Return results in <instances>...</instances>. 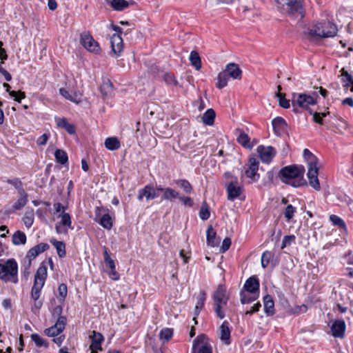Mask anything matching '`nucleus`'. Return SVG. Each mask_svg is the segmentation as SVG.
Wrapping results in <instances>:
<instances>
[{
    "label": "nucleus",
    "instance_id": "1",
    "mask_svg": "<svg viewBox=\"0 0 353 353\" xmlns=\"http://www.w3.org/2000/svg\"><path fill=\"white\" fill-rule=\"evenodd\" d=\"M305 168L303 165H290L283 167L278 173L280 180L294 188L307 185L304 179Z\"/></svg>",
    "mask_w": 353,
    "mask_h": 353
},
{
    "label": "nucleus",
    "instance_id": "2",
    "mask_svg": "<svg viewBox=\"0 0 353 353\" xmlns=\"http://www.w3.org/2000/svg\"><path fill=\"white\" fill-rule=\"evenodd\" d=\"M303 157L307 163V178L309 184L317 191L321 190L320 183L318 179L319 168L317 167L318 159L308 149H304Z\"/></svg>",
    "mask_w": 353,
    "mask_h": 353
},
{
    "label": "nucleus",
    "instance_id": "3",
    "mask_svg": "<svg viewBox=\"0 0 353 353\" xmlns=\"http://www.w3.org/2000/svg\"><path fill=\"white\" fill-rule=\"evenodd\" d=\"M0 280L5 283H18V264L15 259H9L3 263L0 262Z\"/></svg>",
    "mask_w": 353,
    "mask_h": 353
},
{
    "label": "nucleus",
    "instance_id": "4",
    "mask_svg": "<svg viewBox=\"0 0 353 353\" xmlns=\"http://www.w3.org/2000/svg\"><path fill=\"white\" fill-rule=\"evenodd\" d=\"M277 6L290 17L302 19L304 16L303 0H276Z\"/></svg>",
    "mask_w": 353,
    "mask_h": 353
},
{
    "label": "nucleus",
    "instance_id": "5",
    "mask_svg": "<svg viewBox=\"0 0 353 353\" xmlns=\"http://www.w3.org/2000/svg\"><path fill=\"white\" fill-rule=\"evenodd\" d=\"M338 29L336 25L330 21H323L314 24L310 29L311 37L321 38L333 37L337 34Z\"/></svg>",
    "mask_w": 353,
    "mask_h": 353
},
{
    "label": "nucleus",
    "instance_id": "6",
    "mask_svg": "<svg viewBox=\"0 0 353 353\" xmlns=\"http://www.w3.org/2000/svg\"><path fill=\"white\" fill-rule=\"evenodd\" d=\"M214 301V310L216 316L223 319L225 317V312L222 307L226 305L229 300V294H228L226 288L223 285H219L216 290L212 295Z\"/></svg>",
    "mask_w": 353,
    "mask_h": 353
},
{
    "label": "nucleus",
    "instance_id": "7",
    "mask_svg": "<svg viewBox=\"0 0 353 353\" xmlns=\"http://www.w3.org/2000/svg\"><path fill=\"white\" fill-rule=\"evenodd\" d=\"M47 279V266L45 262L40 264L34 279V284L31 290V297L37 301L40 297V292Z\"/></svg>",
    "mask_w": 353,
    "mask_h": 353
},
{
    "label": "nucleus",
    "instance_id": "8",
    "mask_svg": "<svg viewBox=\"0 0 353 353\" xmlns=\"http://www.w3.org/2000/svg\"><path fill=\"white\" fill-rule=\"evenodd\" d=\"M291 101L293 111L296 113L299 112L297 107L307 109L310 105H314L316 103V100L310 95L298 93L292 94Z\"/></svg>",
    "mask_w": 353,
    "mask_h": 353
},
{
    "label": "nucleus",
    "instance_id": "9",
    "mask_svg": "<svg viewBox=\"0 0 353 353\" xmlns=\"http://www.w3.org/2000/svg\"><path fill=\"white\" fill-rule=\"evenodd\" d=\"M81 44L89 52L99 54L101 51L99 43L95 41L89 32H83L80 35Z\"/></svg>",
    "mask_w": 353,
    "mask_h": 353
},
{
    "label": "nucleus",
    "instance_id": "10",
    "mask_svg": "<svg viewBox=\"0 0 353 353\" xmlns=\"http://www.w3.org/2000/svg\"><path fill=\"white\" fill-rule=\"evenodd\" d=\"M207 336L201 334L194 340L192 353H212L211 346L207 342Z\"/></svg>",
    "mask_w": 353,
    "mask_h": 353
},
{
    "label": "nucleus",
    "instance_id": "11",
    "mask_svg": "<svg viewBox=\"0 0 353 353\" xmlns=\"http://www.w3.org/2000/svg\"><path fill=\"white\" fill-rule=\"evenodd\" d=\"M66 323L65 316L59 317L54 325L44 330V334L49 337L57 336L65 330Z\"/></svg>",
    "mask_w": 353,
    "mask_h": 353
},
{
    "label": "nucleus",
    "instance_id": "12",
    "mask_svg": "<svg viewBox=\"0 0 353 353\" xmlns=\"http://www.w3.org/2000/svg\"><path fill=\"white\" fill-rule=\"evenodd\" d=\"M256 151L263 163H270L276 155V150L272 146H258Z\"/></svg>",
    "mask_w": 353,
    "mask_h": 353
},
{
    "label": "nucleus",
    "instance_id": "13",
    "mask_svg": "<svg viewBox=\"0 0 353 353\" xmlns=\"http://www.w3.org/2000/svg\"><path fill=\"white\" fill-rule=\"evenodd\" d=\"M159 192L160 190H157V188H154L152 185H148L139 190L137 199L139 201H142L143 197H145L147 201H150L158 197Z\"/></svg>",
    "mask_w": 353,
    "mask_h": 353
},
{
    "label": "nucleus",
    "instance_id": "14",
    "mask_svg": "<svg viewBox=\"0 0 353 353\" xmlns=\"http://www.w3.org/2000/svg\"><path fill=\"white\" fill-rule=\"evenodd\" d=\"M259 170V162L255 157H250L249 159V167L245 170V174L247 177L250 178L252 181H258L259 174L257 173Z\"/></svg>",
    "mask_w": 353,
    "mask_h": 353
},
{
    "label": "nucleus",
    "instance_id": "15",
    "mask_svg": "<svg viewBox=\"0 0 353 353\" xmlns=\"http://www.w3.org/2000/svg\"><path fill=\"white\" fill-rule=\"evenodd\" d=\"M49 249V245L46 243H41L30 248L27 252L26 258L32 262L39 254Z\"/></svg>",
    "mask_w": 353,
    "mask_h": 353
},
{
    "label": "nucleus",
    "instance_id": "16",
    "mask_svg": "<svg viewBox=\"0 0 353 353\" xmlns=\"http://www.w3.org/2000/svg\"><path fill=\"white\" fill-rule=\"evenodd\" d=\"M345 323L343 320H336L331 326L332 334L335 338H343L345 331Z\"/></svg>",
    "mask_w": 353,
    "mask_h": 353
},
{
    "label": "nucleus",
    "instance_id": "17",
    "mask_svg": "<svg viewBox=\"0 0 353 353\" xmlns=\"http://www.w3.org/2000/svg\"><path fill=\"white\" fill-rule=\"evenodd\" d=\"M226 190L228 199L230 201H234L242 193V188L234 182H230L228 184Z\"/></svg>",
    "mask_w": 353,
    "mask_h": 353
},
{
    "label": "nucleus",
    "instance_id": "18",
    "mask_svg": "<svg viewBox=\"0 0 353 353\" xmlns=\"http://www.w3.org/2000/svg\"><path fill=\"white\" fill-rule=\"evenodd\" d=\"M112 52L117 56H119L123 50V39L119 34H113L111 37Z\"/></svg>",
    "mask_w": 353,
    "mask_h": 353
},
{
    "label": "nucleus",
    "instance_id": "19",
    "mask_svg": "<svg viewBox=\"0 0 353 353\" xmlns=\"http://www.w3.org/2000/svg\"><path fill=\"white\" fill-rule=\"evenodd\" d=\"M92 343L90 346L91 350H101V343L104 340L103 336L96 331H92V335L90 336Z\"/></svg>",
    "mask_w": 353,
    "mask_h": 353
},
{
    "label": "nucleus",
    "instance_id": "20",
    "mask_svg": "<svg viewBox=\"0 0 353 353\" xmlns=\"http://www.w3.org/2000/svg\"><path fill=\"white\" fill-rule=\"evenodd\" d=\"M272 124L274 133L278 136L281 135L288 126L285 119L281 117H277L274 119L272 121Z\"/></svg>",
    "mask_w": 353,
    "mask_h": 353
},
{
    "label": "nucleus",
    "instance_id": "21",
    "mask_svg": "<svg viewBox=\"0 0 353 353\" xmlns=\"http://www.w3.org/2000/svg\"><path fill=\"white\" fill-rule=\"evenodd\" d=\"M224 72L230 77L234 79H240L241 78V70L238 65L234 63H230L226 65Z\"/></svg>",
    "mask_w": 353,
    "mask_h": 353
},
{
    "label": "nucleus",
    "instance_id": "22",
    "mask_svg": "<svg viewBox=\"0 0 353 353\" xmlns=\"http://www.w3.org/2000/svg\"><path fill=\"white\" fill-rule=\"evenodd\" d=\"M244 289L247 292L255 294L259 292V282L255 276L250 277L244 284Z\"/></svg>",
    "mask_w": 353,
    "mask_h": 353
},
{
    "label": "nucleus",
    "instance_id": "23",
    "mask_svg": "<svg viewBox=\"0 0 353 353\" xmlns=\"http://www.w3.org/2000/svg\"><path fill=\"white\" fill-rule=\"evenodd\" d=\"M341 82L344 89H350V91L353 92V77L348 73L345 68L341 70Z\"/></svg>",
    "mask_w": 353,
    "mask_h": 353
},
{
    "label": "nucleus",
    "instance_id": "24",
    "mask_svg": "<svg viewBox=\"0 0 353 353\" xmlns=\"http://www.w3.org/2000/svg\"><path fill=\"white\" fill-rule=\"evenodd\" d=\"M157 190L163 192L162 200L172 201L174 199L179 197V192L170 188H161V186L157 187Z\"/></svg>",
    "mask_w": 353,
    "mask_h": 353
},
{
    "label": "nucleus",
    "instance_id": "25",
    "mask_svg": "<svg viewBox=\"0 0 353 353\" xmlns=\"http://www.w3.org/2000/svg\"><path fill=\"white\" fill-rule=\"evenodd\" d=\"M19 198L17 201L13 204L12 209L14 210H19L22 209L28 203V195L25 190H20L18 193Z\"/></svg>",
    "mask_w": 353,
    "mask_h": 353
},
{
    "label": "nucleus",
    "instance_id": "26",
    "mask_svg": "<svg viewBox=\"0 0 353 353\" xmlns=\"http://www.w3.org/2000/svg\"><path fill=\"white\" fill-rule=\"evenodd\" d=\"M221 336L220 339L224 341L225 344L230 343V330L229 328V323L226 321H223L220 327Z\"/></svg>",
    "mask_w": 353,
    "mask_h": 353
},
{
    "label": "nucleus",
    "instance_id": "27",
    "mask_svg": "<svg viewBox=\"0 0 353 353\" xmlns=\"http://www.w3.org/2000/svg\"><path fill=\"white\" fill-rule=\"evenodd\" d=\"M57 125L59 128L65 129L70 134L75 133V127L69 123L65 118H55Z\"/></svg>",
    "mask_w": 353,
    "mask_h": 353
},
{
    "label": "nucleus",
    "instance_id": "28",
    "mask_svg": "<svg viewBox=\"0 0 353 353\" xmlns=\"http://www.w3.org/2000/svg\"><path fill=\"white\" fill-rule=\"evenodd\" d=\"M264 310L268 315H273L274 314V303L272 296L267 294L263 298Z\"/></svg>",
    "mask_w": 353,
    "mask_h": 353
},
{
    "label": "nucleus",
    "instance_id": "29",
    "mask_svg": "<svg viewBox=\"0 0 353 353\" xmlns=\"http://www.w3.org/2000/svg\"><path fill=\"white\" fill-rule=\"evenodd\" d=\"M219 241L216 239V233L212 225H210L207 230V244L211 247H215Z\"/></svg>",
    "mask_w": 353,
    "mask_h": 353
},
{
    "label": "nucleus",
    "instance_id": "30",
    "mask_svg": "<svg viewBox=\"0 0 353 353\" xmlns=\"http://www.w3.org/2000/svg\"><path fill=\"white\" fill-rule=\"evenodd\" d=\"M105 1L117 11H122L129 6V3L125 0H105Z\"/></svg>",
    "mask_w": 353,
    "mask_h": 353
},
{
    "label": "nucleus",
    "instance_id": "31",
    "mask_svg": "<svg viewBox=\"0 0 353 353\" xmlns=\"http://www.w3.org/2000/svg\"><path fill=\"white\" fill-rule=\"evenodd\" d=\"M26 235L20 230L16 231L12 237V243L14 245H24L26 243Z\"/></svg>",
    "mask_w": 353,
    "mask_h": 353
},
{
    "label": "nucleus",
    "instance_id": "32",
    "mask_svg": "<svg viewBox=\"0 0 353 353\" xmlns=\"http://www.w3.org/2000/svg\"><path fill=\"white\" fill-rule=\"evenodd\" d=\"M216 117L215 111L212 108L208 109L202 117V121L208 125H212Z\"/></svg>",
    "mask_w": 353,
    "mask_h": 353
},
{
    "label": "nucleus",
    "instance_id": "33",
    "mask_svg": "<svg viewBox=\"0 0 353 353\" xmlns=\"http://www.w3.org/2000/svg\"><path fill=\"white\" fill-rule=\"evenodd\" d=\"M50 243L56 248L57 254L60 258H63L65 256V245L63 241H59L57 239H52L50 240Z\"/></svg>",
    "mask_w": 353,
    "mask_h": 353
},
{
    "label": "nucleus",
    "instance_id": "34",
    "mask_svg": "<svg viewBox=\"0 0 353 353\" xmlns=\"http://www.w3.org/2000/svg\"><path fill=\"white\" fill-rule=\"evenodd\" d=\"M105 146L109 150H116L121 146L120 141L117 137H108L105 140Z\"/></svg>",
    "mask_w": 353,
    "mask_h": 353
},
{
    "label": "nucleus",
    "instance_id": "35",
    "mask_svg": "<svg viewBox=\"0 0 353 353\" xmlns=\"http://www.w3.org/2000/svg\"><path fill=\"white\" fill-rule=\"evenodd\" d=\"M237 142L245 148L251 149L252 145L250 144V138L245 132L240 131V133L236 139Z\"/></svg>",
    "mask_w": 353,
    "mask_h": 353
},
{
    "label": "nucleus",
    "instance_id": "36",
    "mask_svg": "<svg viewBox=\"0 0 353 353\" xmlns=\"http://www.w3.org/2000/svg\"><path fill=\"white\" fill-rule=\"evenodd\" d=\"M3 85L6 88V91L9 92V94L11 97H14L15 101L21 102V99H24L26 97L25 92H23L10 91V85L8 83H4Z\"/></svg>",
    "mask_w": 353,
    "mask_h": 353
},
{
    "label": "nucleus",
    "instance_id": "37",
    "mask_svg": "<svg viewBox=\"0 0 353 353\" xmlns=\"http://www.w3.org/2000/svg\"><path fill=\"white\" fill-rule=\"evenodd\" d=\"M175 183L179 187H180L181 189H183L184 192L186 193V194H191L192 190H193V188H192V185L186 179H178V180H176L175 181Z\"/></svg>",
    "mask_w": 353,
    "mask_h": 353
},
{
    "label": "nucleus",
    "instance_id": "38",
    "mask_svg": "<svg viewBox=\"0 0 353 353\" xmlns=\"http://www.w3.org/2000/svg\"><path fill=\"white\" fill-rule=\"evenodd\" d=\"M97 222L107 230H110L113 224L112 218L108 213L103 214Z\"/></svg>",
    "mask_w": 353,
    "mask_h": 353
},
{
    "label": "nucleus",
    "instance_id": "39",
    "mask_svg": "<svg viewBox=\"0 0 353 353\" xmlns=\"http://www.w3.org/2000/svg\"><path fill=\"white\" fill-rule=\"evenodd\" d=\"M190 61L192 66L196 70L201 68V61L199 54L196 51H192L190 54Z\"/></svg>",
    "mask_w": 353,
    "mask_h": 353
},
{
    "label": "nucleus",
    "instance_id": "40",
    "mask_svg": "<svg viewBox=\"0 0 353 353\" xmlns=\"http://www.w3.org/2000/svg\"><path fill=\"white\" fill-rule=\"evenodd\" d=\"M229 76L224 72H221L217 77L218 82L216 83V87L219 89H222L225 87L228 84Z\"/></svg>",
    "mask_w": 353,
    "mask_h": 353
},
{
    "label": "nucleus",
    "instance_id": "41",
    "mask_svg": "<svg viewBox=\"0 0 353 353\" xmlns=\"http://www.w3.org/2000/svg\"><path fill=\"white\" fill-rule=\"evenodd\" d=\"M205 301V292L202 291L199 293V294L197 296V301H196V304L195 306V312H196V315H198V314L200 312L201 310L203 308Z\"/></svg>",
    "mask_w": 353,
    "mask_h": 353
},
{
    "label": "nucleus",
    "instance_id": "42",
    "mask_svg": "<svg viewBox=\"0 0 353 353\" xmlns=\"http://www.w3.org/2000/svg\"><path fill=\"white\" fill-rule=\"evenodd\" d=\"M173 336V330L171 328L162 329L159 333V338L163 343L168 341Z\"/></svg>",
    "mask_w": 353,
    "mask_h": 353
},
{
    "label": "nucleus",
    "instance_id": "43",
    "mask_svg": "<svg viewBox=\"0 0 353 353\" xmlns=\"http://www.w3.org/2000/svg\"><path fill=\"white\" fill-rule=\"evenodd\" d=\"M54 156L57 161L61 164H65L68 160L67 153L62 150L57 149Z\"/></svg>",
    "mask_w": 353,
    "mask_h": 353
},
{
    "label": "nucleus",
    "instance_id": "44",
    "mask_svg": "<svg viewBox=\"0 0 353 353\" xmlns=\"http://www.w3.org/2000/svg\"><path fill=\"white\" fill-rule=\"evenodd\" d=\"M210 215V213L209 206H208V203H206V201H203L202 203V205H201V208L199 211V217L202 220H207L209 219Z\"/></svg>",
    "mask_w": 353,
    "mask_h": 353
},
{
    "label": "nucleus",
    "instance_id": "45",
    "mask_svg": "<svg viewBox=\"0 0 353 353\" xmlns=\"http://www.w3.org/2000/svg\"><path fill=\"white\" fill-rule=\"evenodd\" d=\"M23 223L27 228H30L34 222V212L32 209L30 211H26L23 218Z\"/></svg>",
    "mask_w": 353,
    "mask_h": 353
},
{
    "label": "nucleus",
    "instance_id": "46",
    "mask_svg": "<svg viewBox=\"0 0 353 353\" xmlns=\"http://www.w3.org/2000/svg\"><path fill=\"white\" fill-rule=\"evenodd\" d=\"M30 337L37 347H45L46 348L48 347V343L39 334H32Z\"/></svg>",
    "mask_w": 353,
    "mask_h": 353
},
{
    "label": "nucleus",
    "instance_id": "47",
    "mask_svg": "<svg viewBox=\"0 0 353 353\" xmlns=\"http://www.w3.org/2000/svg\"><path fill=\"white\" fill-rule=\"evenodd\" d=\"M59 217L61 218L60 223L63 225V226H65L68 228H72V221H71V216L70 215L67 213H63L59 215Z\"/></svg>",
    "mask_w": 353,
    "mask_h": 353
},
{
    "label": "nucleus",
    "instance_id": "48",
    "mask_svg": "<svg viewBox=\"0 0 353 353\" xmlns=\"http://www.w3.org/2000/svg\"><path fill=\"white\" fill-rule=\"evenodd\" d=\"M310 114L313 115V121L319 123L320 125L323 124V117H325L327 114H329V112H314L313 113L311 110H310Z\"/></svg>",
    "mask_w": 353,
    "mask_h": 353
},
{
    "label": "nucleus",
    "instance_id": "49",
    "mask_svg": "<svg viewBox=\"0 0 353 353\" xmlns=\"http://www.w3.org/2000/svg\"><path fill=\"white\" fill-rule=\"evenodd\" d=\"M240 296H241V303L242 304H246V303H250L252 301H254V300L256 299V296H255L254 294L253 295L250 296V295H248L247 292H241V294H240Z\"/></svg>",
    "mask_w": 353,
    "mask_h": 353
},
{
    "label": "nucleus",
    "instance_id": "50",
    "mask_svg": "<svg viewBox=\"0 0 353 353\" xmlns=\"http://www.w3.org/2000/svg\"><path fill=\"white\" fill-rule=\"evenodd\" d=\"M273 257V254L270 251H265L263 253L261 256V265L263 268L268 267L271 259Z\"/></svg>",
    "mask_w": 353,
    "mask_h": 353
},
{
    "label": "nucleus",
    "instance_id": "51",
    "mask_svg": "<svg viewBox=\"0 0 353 353\" xmlns=\"http://www.w3.org/2000/svg\"><path fill=\"white\" fill-rule=\"evenodd\" d=\"M296 212V208L292 206L291 204L288 205L284 211V216L286 220L288 221H290L293 218Z\"/></svg>",
    "mask_w": 353,
    "mask_h": 353
},
{
    "label": "nucleus",
    "instance_id": "52",
    "mask_svg": "<svg viewBox=\"0 0 353 353\" xmlns=\"http://www.w3.org/2000/svg\"><path fill=\"white\" fill-rule=\"evenodd\" d=\"M330 220L333 223V225H339L340 228L343 229L346 228L345 223L339 216L334 214H332L330 216Z\"/></svg>",
    "mask_w": 353,
    "mask_h": 353
},
{
    "label": "nucleus",
    "instance_id": "53",
    "mask_svg": "<svg viewBox=\"0 0 353 353\" xmlns=\"http://www.w3.org/2000/svg\"><path fill=\"white\" fill-rule=\"evenodd\" d=\"M163 81L168 84L170 85H177L178 81H176L175 77L171 73H165L163 75Z\"/></svg>",
    "mask_w": 353,
    "mask_h": 353
},
{
    "label": "nucleus",
    "instance_id": "54",
    "mask_svg": "<svg viewBox=\"0 0 353 353\" xmlns=\"http://www.w3.org/2000/svg\"><path fill=\"white\" fill-rule=\"evenodd\" d=\"M59 93L61 96H63V97H65V99L71 101H73V102H75V103H79V99H77V95H74V97L70 94V92L66 90L64 88H60L59 89Z\"/></svg>",
    "mask_w": 353,
    "mask_h": 353
},
{
    "label": "nucleus",
    "instance_id": "55",
    "mask_svg": "<svg viewBox=\"0 0 353 353\" xmlns=\"http://www.w3.org/2000/svg\"><path fill=\"white\" fill-rule=\"evenodd\" d=\"M8 183L13 185L17 190V193L20 192V190H25L22 185V182L20 181L19 179H8L7 181Z\"/></svg>",
    "mask_w": 353,
    "mask_h": 353
},
{
    "label": "nucleus",
    "instance_id": "56",
    "mask_svg": "<svg viewBox=\"0 0 353 353\" xmlns=\"http://www.w3.org/2000/svg\"><path fill=\"white\" fill-rule=\"evenodd\" d=\"M277 97H279V105L283 108H288L290 106V100L285 98L284 94L281 92L277 93Z\"/></svg>",
    "mask_w": 353,
    "mask_h": 353
},
{
    "label": "nucleus",
    "instance_id": "57",
    "mask_svg": "<svg viewBox=\"0 0 353 353\" xmlns=\"http://www.w3.org/2000/svg\"><path fill=\"white\" fill-rule=\"evenodd\" d=\"M112 83L108 81L104 82L101 86V92L104 95H108L112 91Z\"/></svg>",
    "mask_w": 353,
    "mask_h": 353
},
{
    "label": "nucleus",
    "instance_id": "58",
    "mask_svg": "<svg viewBox=\"0 0 353 353\" xmlns=\"http://www.w3.org/2000/svg\"><path fill=\"white\" fill-rule=\"evenodd\" d=\"M294 240L295 236L294 235L285 236L282 241L281 249H283L286 246L290 245L292 242L294 241Z\"/></svg>",
    "mask_w": 353,
    "mask_h": 353
},
{
    "label": "nucleus",
    "instance_id": "59",
    "mask_svg": "<svg viewBox=\"0 0 353 353\" xmlns=\"http://www.w3.org/2000/svg\"><path fill=\"white\" fill-rule=\"evenodd\" d=\"M30 266H31V262L28 261L27 262L25 261L23 270H22V275L24 277L26 280H28L30 274Z\"/></svg>",
    "mask_w": 353,
    "mask_h": 353
},
{
    "label": "nucleus",
    "instance_id": "60",
    "mask_svg": "<svg viewBox=\"0 0 353 353\" xmlns=\"http://www.w3.org/2000/svg\"><path fill=\"white\" fill-rule=\"evenodd\" d=\"M58 291L59 296L61 297L63 300H64L68 294L67 285L65 283L60 284L58 288Z\"/></svg>",
    "mask_w": 353,
    "mask_h": 353
},
{
    "label": "nucleus",
    "instance_id": "61",
    "mask_svg": "<svg viewBox=\"0 0 353 353\" xmlns=\"http://www.w3.org/2000/svg\"><path fill=\"white\" fill-rule=\"evenodd\" d=\"M178 199L183 203L185 206L192 207L193 205V200L189 196H180L179 195Z\"/></svg>",
    "mask_w": 353,
    "mask_h": 353
},
{
    "label": "nucleus",
    "instance_id": "62",
    "mask_svg": "<svg viewBox=\"0 0 353 353\" xmlns=\"http://www.w3.org/2000/svg\"><path fill=\"white\" fill-rule=\"evenodd\" d=\"M62 312H63V307L61 305H57L54 307L52 312V315L54 318H59V317H61L63 316L61 315L62 314Z\"/></svg>",
    "mask_w": 353,
    "mask_h": 353
},
{
    "label": "nucleus",
    "instance_id": "63",
    "mask_svg": "<svg viewBox=\"0 0 353 353\" xmlns=\"http://www.w3.org/2000/svg\"><path fill=\"white\" fill-rule=\"evenodd\" d=\"M231 245V239L230 238H225L223 241L222 245L221 247V251L222 252H226Z\"/></svg>",
    "mask_w": 353,
    "mask_h": 353
},
{
    "label": "nucleus",
    "instance_id": "64",
    "mask_svg": "<svg viewBox=\"0 0 353 353\" xmlns=\"http://www.w3.org/2000/svg\"><path fill=\"white\" fill-rule=\"evenodd\" d=\"M66 206L63 205L61 203H55L54 204V209L56 213L63 214L65 213Z\"/></svg>",
    "mask_w": 353,
    "mask_h": 353
}]
</instances>
